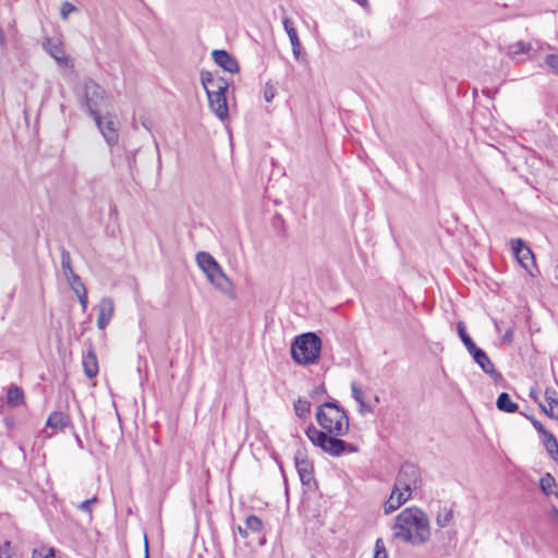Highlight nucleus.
I'll use <instances>...</instances> for the list:
<instances>
[{
	"label": "nucleus",
	"mask_w": 558,
	"mask_h": 558,
	"mask_svg": "<svg viewBox=\"0 0 558 558\" xmlns=\"http://www.w3.org/2000/svg\"><path fill=\"white\" fill-rule=\"evenodd\" d=\"M391 531L395 541L421 546L430 537L429 519L420 508H405L396 517Z\"/></svg>",
	"instance_id": "nucleus-1"
},
{
	"label": "nucleus",
	"mask_w": 558,
	"mask_h": 558,
	"mask_svg": "<svg viewBox=\"0 0 558 558\" xmlns=\"http://www.w3.org/2000/svg\"><path fill=\"white\" fill-rule=\"evenodd\" d=\"M316 418L325 433L344 436L349 432V417L336 402H326L319 405Z\"/></svg>",
	"instance_id": "nucleus-2"
},
{
	"label": "nucleus",
	"mask_w": 558,
	"mask_h": 558,
	"mask_svg": "<svg viewBox=\"0 0 558 558\" xmlns=\"http://www.w3.org/2000/svg\"><path fill=\"white\" fill-rule=\"evenodd\" d=\"M322 351V340L314 332L298 336L291 343V356L300 365L316 363Z\"/></svg>",
	"instance_id": "nucleus-3"
},
{
	"label": "nucleus",
	"mask_w": 558,
	"mask_h": 558,
	"mask_svg": "<svg viewBox=\"0 0 558 558\" xmlns=\"http://www.w3.org/2000/svg\"><path fill=\"white\" fill-rule=\"evenodd\" d=\"M305 434L314 446L322 448L331 456H340L350 447L345 441L339 439V436H329L328 433L318 430L314 426L307 427Z\"/></svg>",
	"instance_id": "nucleus-4"
},
{
	"label": "nucleus",
	"mask_w": 558,
	"mask_h": 558,
	"mask_svg": "<svg viewBox=\"0 0 558 558\" xmlns=\"http://www.w3.org/2000/svg\"><path fill=\"white\" fill-rule=\"evenodd\" d=\"M421 486V473L417 466L404 464L401 466L396 478L393 487L401 493H408L410 496Z\"/></svg>",
	"instance_id": "nucleus-5"
},
{
	"label": "nucleus",
	"mask_w": 558,
	"mask_h": 558,
	"mask_svg": "<svg viewBox=\"0 0 558 558\" xmlns=\"http://www.w3.org/2000/svg\"><path fill=\"white\" fill-rule=\"evenodd\" d=\"M106 143L113 146L119 140L118 120L110 113L101 117L99 113L93 117Z\"/></svg>",
	"instance_id": "nucleus-6"
},
{
	"label": "nucleus",
	"mask_w": 558,
	"mask_h": 558,
	"mask_svg": "<svg viewBox=\"0 0 558 558\" xmlns=\"http://www.w3.org/2000/svg\"><path fill=\"white\" fill-rule=\"evenodd\" d=\"M84 97L85 104L94 117L99 113V109L104 102V90L102 88L96 84L94 81H86L84 83Z\"/></svg>",
	"instance_id": "nucleus-7"
},
{
	"label": "nucleus",
	"mask_w": 558,
	"mask_h": 558,
	"mask_svg": "<svg viewBox=\"0 0 558 558\" xmlns=\"http://www.w3.org/2000/svg\"><path fill=\"white\" fill-rule=\"evenodd\" d=\"M43 46L60 66H72L71 59L65 54L63 43L61 40L47 38Z\"/></svg>",
	"instance_id": "nucleus-8"
},
{
	"label": "nucleus",
	"mask_w": 558,
	"mask_h": 558,
	"mask_svg": "<svg viewBox=\"0 0 558 558\" xmlns=\"http://www.w3.org/2000/svg\"><path fill=\"white\" fill-rule=\"evenodd\" d=\"M510 245L512 252L520 263V265L525 269L530 270V267L534 265V255L529 246L525 245L522 239H512L510 241Z\"/></svg>",
	"instance_id": "nucleus-9"
},
{
	"label": "nucleus",
	"mask_w": 558,
	"mask_h": 558,
	"mask_svg": "<svg viewBox=\"0 0 558 558\" xmlns=\"http://www.w3.org/2000/svg\"><path fill=\"white\" fill-rule=\"evenodd\" d=\"M201 83L207 95L227 92L229 87L228 81H226L223 77L219 76L218 74L205 71L201 73Z\"/></svg>",
	"instance_id": "nucleus-10"
},
{
	"label": "nucleus",
	"mask_w": 558,
	"mask_h": 558,
	"mask_svg": "<svg viewBox=\"0 0 558 558\" xmlns=\"http://www.w3.org/2000/svg\"><path fill=\"white\" fill-rule=\"evenodd\" d=\"M114 313V302L111 298H102L97 305V327L104 330Z\"/></svg>",
	"instance_id": "nucleus-11"
},
{
	"label": "nucleus",
	"mask_w": 558,
	"mask_h": 558,
	"mask_svg": "<svg viewBox=\"0 0 558 558\" xmlns=\"http://www.w3.org/2000/svg\"><path fill=\"white\" fill-rule=\"evenodd\" d=\"M209 108L213 113L220 120H226L228 118V105L226 98V92L215 93L207 95Z\"/></svg>",
	"instance_id": "nucleus-12"
},
{
	"label": "nucleus",
	"mask_w": 558,
	"mask_h": 558,
	"mask_svg": "<svg viewBox=\"0 0 558 558\" xmlns=\"http://www.w3.org/2000/svg\"><path fill=\"white\" fill-rule=\"evenodd\" d=\"M211 57L215 63L222 68L225 71L231 74L239 72V64L236 60L226 50H214L211 52Z\"/></svg>",
	"instance_id": "nucleus-13"
},
{
	"label": "nucleus",
	"mask_w": 558,
	"mask_h": 558,
	"mask_svg": "<svg viewBox=\"0 0 558 558\" xmlns=\"http://www.w3.org/2000/svg\"><path fill=\"white\" fill-rule=\"evenodd\" d=\"M207 279L225 294H230L233 290V286L228 276L223 272L219 266L217 269L207 275Z\"/></svg>",
	"instance_id": "nucleus-14"
},
{
	"label": "nucleus",
	"mask_w": 558,
	"mask_h": 558,
	"mask_svg": "<svg viewBox=\"0 0 558 558\" xmlns=\"http://www.w3.org/2000/svg\"><path fill=\"white\" fill-rule=\"evenodd\" d=\"M294 461L301 482L305 485H310L313 481L312 463L301 452L295 454Z\"/></svg>",
	"instance_id": "nucleus-15"
},
{
	"label": "nucleus",
	"mask_w": 558,
	"mask_h": 558,
	"mask_svg": "<svg viewBox=\"0 0 558 558\" xmlns=\"http://www.w3.org/2000/svg\"><path fill=\"white\" fill-rule=\"evenodd\" d=\"M410 499V494L401 493L393 487L389 498L384 505V512L389 514L397 509H399L403 504H405Z\"/></svg>",
	"instance_id": "nucleus-16"
},
{
	"label": "nucleus",
	"mask_w": 558,
	"mask_h": 558,
	"mask_svg": "<svg viewBox=\"0 0 558 558\" xmlns=\"http://www.w3.org/2000/svg\"><path fill=\"white\" fill-rule=\"evenodd\" d=\"M84 373L88 378H93L98 374V361L95 350L89 345L86 355L83 359Z\"/></svg>",
	"instance_id": "nucleus-17"
},
{
	"label": "nucleus",
	"mask_w": 558,
	"mask_h": 558,
	"mask_svg": "<svg viewBox=\"0 0 558 558\" xmlns=\"http://www.w3.org/2000/svg\"><path fill=\"white\" fill-rule=\"evenodd\" d=\"M196 262L206 276L219 267L216 259L207 252L197 253Z\"/></svg>",
	"instance_id": "nucleus-18"
},
{
	"label": "nucleus",
	"mask_w": 558,
	"mask_h": 558,
	"mask_svg": "<svg viewBox=\"0 0 558 558\" xmlns=\"http://www.w3.org/2000/svg\"><path fill=\"white\" fill-rule=\"evenodd\" d=\"M470 354L473 356L474 361L486 374H493L495 372L494 364L482 349L476 348Z\"/></svg>",
	"instance_id": "nucleus-19"
},
{
	"label": "nucleus",
	"mask_w": 558,
	"mask_h": 558,
	"mask_svg": "<svg viewBox=\"0 0 558 558\" xmlns=\"http://www.w3.org/2000/svg\"><path fill=\"white\" fill-rule=\"evenodd\" d=\"M70 423L69 416L62 412H53L49 415L46 425L52 429H63Z\"/></svg>",
	"instance_id": "nucleus-20"
},
{
	"label": "nucleus",
	"mask_w": 558,
	"mask_h": 558,
	"mask_svg": "<svg viewBox=\"0 0 558 558\" xmlns=\"http://www.w3.org/2000/svg\"><path fill=\"white\" fill-rule=\"evenodd\" d=\"M351 390H352V396H353L354 400L360 405V412L362 414L372 412V408L365 402L364 391L362 390L361 386L357 383L353 381L351 384Z\"/></svg>",
	"instance_id": "nucleus-21"
},
{
	"label": "nucleus",
	"mask_w": 558,
	"mask_h": 558,
	"mask_svg": "<svg viewBox=\"0 0 558 558\" xmlns=\"http://www.w3.org/2000/svg\"><path fill=\"white\" fill-rule=\"evenodd\" d=\"M496 405L498 410L507 413H513L518 410V404L512 402L510 396L507 392H501L498 396Z\"/></svg>",
	"instance_id": "nucleus-22"
},
{
	"label": "nucleus",
	"mask_w": 558,
	"mask_h": 558,
	"mask_svg": "<svg viewBox=\"0 0 558 558\" xmlns=\"http://www.w3.org/2000/svg\"><path fill=\"white\" fill-rule=\"evenodd\" d=\"M24 392L19 386H11L7 392V402L15 408L23 403Z\"/></svg>",
	"instance_id": "nucleus-23"
},
{
	"label": "nucleus",
	"mask_w": 558,
	"mask_h": 558,
	"mask_svg": "<svg viewBox=\"0 0 558 558\" xmlns=\"http://www.w3.org/2000/svg\"><path fill=\"white\" fill-rule=\"evenodd\" d=\"M545 399L548 407H550V413H548V416L558 418V398L556 390L553 388H547L545 391Z\"/></svg>",
	"instance_id": "nucleus-24"
},
{
	"label": "nucleus",
	"mask_w": 558,
	"mask_h": 558,
	"mask_svg": "<svg viewBox=\"0 0 558 558\" xmlns=\"http://www.w3.org/2000/svg\"><path fill=\"white\" fill-rule=\"evenodd\" d=\"M556 486V481L550 473H546L539 481L541 490L549 496L554 494L558 498V492H554V487Z\"/></svg>",
	"instance_id": "nucleus-25"
},
{
	"label": "nucleus",
	"mask_w": 558,
	"mask_h": 558,
	"mask_svg": "<svg viewBox=\"0 0 558 558\" xmlns=\"http://www.w3.org/2000/svg\"><path fill=\"white\" fill-rule=\"evenodd\" d=\"M453 520V511L450 508L441 507L439 508L436 515V524L439 527L448 526Z\"/></svg>",
	"instance_id": "nucleus-26"
},
{
	"label": "nucleus",
	"mask_w": 558,
	"mask_h": 558,
	"mask_svg": "<svg viewBox=\"0 0 558 558\" xmlns=\"http://www.w3.org/2000/svg\"><path fill=\"white\" fill-rule=\"evenodd\" d=\"M544 446L554 460H558V442L551 433H546L543 436Z\"/></svg>",
	"instance_id": "nucleus-27"
},
{
	"label": "nucleus",
	"mask_w": 558,
	"mask_h": 558,
	"mask_svg": "<svg viewBox=\"0 0 558 558\" xmlns=\"http://www.w3.org/2000/svg\"><path fill=\"white\" fill-rule=\"evenodd\" d=\"M457 331H458L460 339L466 347L469 353L473 352L477 347L475 345V343L473 342L471 337L466 333L465 325L463 322H459L457 324Z\"/></svg>",
	"instance_id": "nucleus-28"
},
{
	"label": "nucleus",
	"mask_w": 558,
	"mask_h": 558,
	"mask_svg": "<svg viewBox=\"0 0 558 558\" xmlns=\"http://www.w3.org/2000/svg\"><path fill=\"white\" fill-rule=\"evenodd\" d=\"M61 269H62L63 276L66 279L72 278L76 275L71 265L70 253L66 250H62V252H61Z\"/></svg>",
	"instance_id": "nucleus-29"
},
{
	"label": "nucleus",
	"mask_w": 558,
	"mask_h": 558,
	"mask_svg": "<svg viewBox=\"0 0 558 558\" xmlns=\"http://www.w3.org/2000/svg\"><path fill=\"white\" fill-rule=\"evenodd\" d=\"M294 411L299 417H306L311 412V402L304 399H299L294 403Z\"/></svg>",
	"instance_id": "nucleus-30"
},
{
	"label": "nucleus",
	"mask_w": 558,
	"mask_h": 558,
	"mask_svg": "<svg viewBox=\"0 0 558 558\" xmlns=\"http://www.w3.org/2000/svg\"><path fill=\"white\" fill-rule=\"evenodd\" d=\"M244 526L247 531L259 532L263 527L262 520L256 515H248L245 520Z\"/></svg>",
	"instance_id": "nucleus-31"
},
{
	"label": "nucleus",
	"mask_w": 558,
	"mask_h": 558,
	"mask_svg": "<svg viewBox=\"0 0 558 558\" xmlns=\"http://www.w3.org/2000/svg\"><path fill=\"white\" fill-rule=\"evenodd\" d=\"M531 46L524 41H518L509 46V53L512 56H518L521 53H526L530 50Z\"/></svg>",
	"instance_id": "nucleus-32"
},
{
	"label": "nucleus",
	"mask_w": 558,
	"mask_h": 558,
	"mask_svg": "<svg viewBox=\"0 0 558 558\" xmlns=\"http://www.w3.org/2000/svg\"><path fill=\"white\" fill-rule=\"evenodd\" d=\"M66 280H68V283L70 284L72 291L74 292V294L86 290L85 284L83 283V281L81 280L78 275H75L74 277L69 278Z\"/></svg>",
	"instance_id": "nucleus-33"
},
{
	"label": "nucleus",
	"mask_w": 558,
	"mask_h": 558,
	"mask_svg": "<svg viewBox=\"0 0 558 558\" xmlns=\"http://www.w3.org/2000/svg\"><path fill=\"white\" fill-rule=\"evenodd\" d=\"M33 558H56L54 550L48 547H40L38 549H34Z\"/></svg>",
	"instance_id": "nucleus-34"
},
{
	"label": "nucleus",
	"mask_w": 558,
	"mask_h": 558,
	"mask_svg": "<svg viewBox=\"0 0 558 558\" xmlns=\"http://www.w3.org/2000/svg\"><path fill=\"white\" fill-rule=\"evenodd\" d=\"M276 94H277V89H276V87L272 84L267 83L264 86L263 97H264L265 101L271 102L272 99L276 97Z\"/></svg>",
	"instance_id": "nucleus-35"
},
{
	"label": "nucleus",
	"mask_w": 558,
	"mask_h": 558,
	"mask_svg": "<svg viewBox=\"0 0 558 558\" xmlns=\"http://www.w3.org/2000/svg\"><path fill=\"white\" fill-rule=\"evenodd\" d=\"M74 11H76V7L74 4L68 1L62 2L60 8V14L63 20H66L68 16Z\"/></svg>",
	"instance_id": "nucleus-36"
},
{
	"label": "nucleus",
	"mask_w": 558,
	"mask_h": 558,
	"mask_svg": "<svg viewBox=\"0 0 558 558\" xmlns=\"http://www.w3.org/2000/svg\"><path fill=\"white\" fill-rule=\"evenodd\" d=\"M282 23L289 39L298 35L296 29L294 28V24L289 17H283Z\"/></svg>",
	"instance_id": "nucleus-37"
},
{
	"label": "nucleus",
	"mask_w": 558,
	"mask_h": 558,
	"mask_svg": "<svg viewBox=\"0 0 558 558\" xmlns=\"http://www.w3.org/2000/svg\"><path fill=\"white\" fill-rule=\"evenodd\" d=\"M548 68H550L555 73L558 74V56L557 54H548L545 60Z\"/></svg>",
	"instance_id": "nucleus-38"
},
{
	"label": "nucleus",
	"mask_w": 558,
	"mask_h": 558,
	"mask_svg": "<svg viewBox=\"0 0 558 558\" xmlns=\"http://www.w3.org/2000/svg\"><path fill=\"white\" fill-rule=\"evenodd\" d=\"M97 502V498L96 497H93V498H89V499H86L84 500L83 502H81L77 508L81 510V511H84V512H87V513H90L92 512V505Z\"/></svg>",
	"instance_id": "nucleus-39"
},
{
	"label": "nucleus",
	"mask_w": 558,
	"mask_h": 558,
	"mask_svg": "<svg viewBox=\"0 0 558 558\" xmlns=\"http://www.w3.org/2000/svg\"><path fill=\"white\" fill-rule=\"evenodd\" d=\"M78 298L82 310L85 312L87 308L88 300H87V290L81 291L75 294Z\"/></svg>",
	"instance_id": "nucleus-40"
},
{
	"label": "nucleus",
	"mask_w": 558,
	"mask_h": 558,
	"mask_svg": "<svg viewBox=\"0 0 558 558\" xmlns=\"http://www.w3.org/2000/svg\"><path fill=\"white\" fill-rule=\"evenodd\" d=\"M0 558H12L10 543H4L0 546Z\"/></svg>",
	"instance_id": "nucleus-41"
},
{
	"label": "nucleus",
	"mask_w": 558,
	"mask_h": 558,
	"mask_svg": "<svg viewBox=\"0 0 558 558\" xmlns=\"http://www.w3.org/2000/svg\"><path fill=\"white\" fill-rule=\"evenodd\" d=\"M533 426L536 428L538 433H541L543 436L546 435V433H549L541 422L533 420L532 421Z\"/></svg>",
	"instance_id": "nucleus-42"
},
{
	"label": "nucleus",
	"mask_w": 558,
	"mask_h": 558,
	"mask_svg": "<svg viewBox=\"0 0 558 558\" xmlns=\"http://www.w3.org/2000/svg\"><path fill=\"white\" fill-rule=\"evenodd\" d=\"M379 551L387 553L384 543L380 538H378L375 543V553L379 554Z\"/></svg>",
	"instance_id": "nucleus-43"
},
{
	"label": "nucleus",
	"mask_w": 558,
	"mask_h": 558,
	"mask_svg": "<svg viewBox=\"0 0 558 558\" xmlns=\"http://www.w3.org/2000/svg\"><path fill=\"white\" fill-rule=\"evenodd\" d=\"M512 335H513V330L510 328V329H508V330L505 332V335H504L502 339H504L505 341H507V342H511V340H512Z\"/></svg>",
	"instance_id": "nucleus-44"
},
{
	"label": "nucleus",
	"mask_w": 558,
	"mask_h": 558,
	"mask_svg": "<svg viewBox=\"0 0 558 558\" xmlns=\"http://www.w3.org/2000/svg\"><path fill=\"white\" fill-rule=\"evenodd\" d=\"M290 43H291L292 48H298V46H301V41H300V38L298 35L290 38Z\"/></svg>",
	"instance_id": "nucleus-45"
},
{
	"label": "nucleus",
	"mask_w": 558,
	"mask_h": 558,
	"mask_svg": "<svg viewBox=\"0 0 558 558\" xmlns=\"http://www.w3.org/2000/svg\"><path fill=\"white\" fill-rule=\"evenodd\" d=\"M292 52L295 59H300L301 56V46H298V48H292Z\"/></svg>",
	"instance_id": "nucleus-46"
},
{
	"label": "nucleus",
	"mask_w": 558,
	"mask_h": 558,
	"mask_svg": "<svg viewBox=\"0 0 558 558\" xmlns=\"http://www.w3.org/2000/svg\"><path fill=\"white\" fill-rule=\"evenodd\" d=\"M238 530H239V533H240L243 537H246V536H247V532H248V531L246 530V527H245V526H241V525H240V526L238 527Z\"/></svg>",
	"instance_id": "nucleus-47"
},
{
	"label": "nucleus",
	"mask_w": 558,
	"mask_h": 558,
	"mask_svg": "<svg viewBox=\"0 0 558 558\" xmlns=\"http://www.w3.org/2000/svg\"><path fill=\"white\" fill-rule=\"evenodd\" d=\"M374 558H387V553H384V551H379V554L375 553Z\"/></svg>",
	"instance_id": "nucleus-48"
},
{
	"label": "nucleus",
	"mask_w": 558,
	"mask_h": 558,
	"mask_svg": "<svg viewBox=\"0 0 558 558\" xmlns=\"http://www.w3.org/2000/svg\"><path fill=\"white\" fill-rule=\"evenodd\" d=\"M553 519L558 523V510L554 508L551 510Z\"/></svg>",
	"instance_id": "nucleus-49"
},
{
	"label": "nucleus",
	"mask_w": 558,
	"mask_h": 558,
	"mask_svg": "<svg viewBox=\"0 0 558 558\" xmlns=\"http://www.w3.org/2000/svg\"><path fill=\"white\" fill-rule=\"evenodd\" d=\"M356 1L363 8H367L368 7V0H356Z\"/></svg>",
	"instance_id": "nucleus-50"
},
{
	"label": "nucleus",
	"mask_w": 558,
	"mask_h": 558,
	"mask_svg": "<svg viewBox=\"0 0 558 558\" xmlns=\"http://www.w3.org/2000/svg\"><path fill=\"white\" fill-rule=\"evenodd\" d=\"M5 44V36L2 32V29L0 28V45H4Z\"/></svg>",
	"instance_id": "nucleus-51"
},
{
	"label": "nucleus",
	"mask_w": 558,
	"mask_h": 558,
	"mask_svg": "<svg viewBox=\"0 0 558 558\" xmlns=\"http://www.w3.org/2000/svg\"><path fill=\"white\" fill-rule=\"evenodd\" d=\"M530 397H531V398H533L534 400H537V398H538V393L532 389V390L530 391Z\"/></svg>",
	"instance_id": "nucleus-52"
},
{
	"label": "nucleus",
	"mask_w": 558,
	"mask_h": 558,
	"mask_svg": "<svg viewBox=\"0 0 558 558\" xmlns=\"http://www.w3.org/2000/svg\"><path fill=\"white\" fill-rule=\"evenodd\" d=\"M145 558H149L147 541H145Z\"/></svg>",
	"instance_id": "nucleus-53"
},
{
	"label": "nucleus",
	"mask_w": 558,
	"mask_h": 558,
	"mask_svg": "<svg viewBox=\"0 0 558 558\" xmlns=\"http://www.w3.org/2000/svg\"><path fill=\"white\" fill-rule=\"evenodd\" d=\"M543 411L548 415V413H550V407H545V405H541Z\"/></svg>",
	"instance_id": "nucleus-54"
}]
</instances>
